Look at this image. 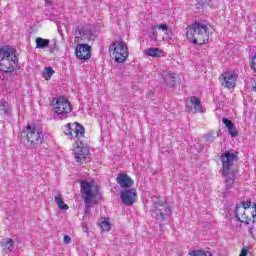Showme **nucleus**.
I'll return each mask as SVG.
<instances>
[{
	"mask_svg": "<svg viewBox=\"0 0 256 256\" xmlns=\"http://www.w3.org/2000/svg\"><path fill=\"white\" fill-rule=\"evenodd\" d=\"M36 43V49H46V47L49 46V43H51L50 39H45L42 37H37L35 40Z\"/></svg>",
	"mask_w": 256,
	"mask_h": 256,
	"instance_id": "nucleus-23",
	"label": "nucleus"
},
{
	"mask_svg": "<svg viewBox=\"0 0 256 256\" xmlns=\"http://www.w3.org/2000/svg\"><path fill=\"white\" fill-rule=\"evenodd\" d=\"M152 32L150 33V41H157V27L152 26Z\"/></svg>",
	"mask_w": 256,
	"mask_h": 256,
	"instance_id": "nucleus-31",
	"label": "nucleus"
},
{
	"mask_svg": "<svg viewBox=\"0 0 256 256\" xmlns=\"http://www.w3.org/2000/svg\"><path fill=\"white\" fill-rule=\"evenodd\" d=\"M54 74H55V70H53V68L49 66L44 69L43 77L45 78L46 81H49Z\"/></svg>",
	"mask_w": 256,
	"mask_h": 256,
	"instance_id": "nucleus-25",
	"label": "nucleus"
},
{
	"mask_svg": "<svg viewBox=\"0 0 256 256\" xmlns=\"http://www.w3.org/2000/svg\"><path fill=\"white\" fill-rule=\"evenodd\" d=\"M204 139L206 143H213V141H215V136L210 132L204 135Z\"/></svg>",
	"mask_w": 256,
	"mask_h": 256,
	"instance_id": "nucleus-30",
	"label": "nucleus"
},
{
	"mask_svg": "<svg viewBox=\"0 0 256 256\" xmlns=\"http://www.w3.org/2000/svg\"><path fill=\"white\" fill-rule=\"evenodd\" d=\"M222 123H224L226 129H228V135H230V137L235 138L239 135V131H237V127H235L233 121L224 117L222 118Z\"/></svg>",
	"mask_w": 256,
	"mask_h": 256,
	"instance_id": "nucleus-15",
	"label": "nucleus"
},
{
	"mask_svg": "<svg viewBox=\"0 0 256 256\" xmlns=\"http://www.w3.org/2000/svg\"><path fill=\"white\" fill-rule=\"evenodd\" d=\"M252 250V246H244L241 249V253L239 254V256H247L248 255V251Z\"/></svg>",
	"mask_w": 256,
	"mask_h": 256,
	"instance_id": "nucleus-34",
	"label": "nucleus"
},
{
	"mask_svg": "<svg viewBox=\"0 0 256 256\" xmlns=\"http://www.w3.org/2000/svg\"><path fill=\"white\" fill-rule=\"evenodd\" d=\"M75 55L79 61L91 59V46L89 44H78L75 48Z\"/></svg>",
	"mask_w": 256,
	"mask_h": 256,
	"instance_id": "nucleus-10",
	"label": "nucleus"
},
{
	"mask_svg": "<svg viewBox=\"0 0 256 256\" xmlns=\"http://www.w3.org/2000/svg\"><path fill=\"white\" fill-rule=\"evenodd\" d=\"M187 256H212V254L204 252L203 250H192L188 252Z\"/></svg>",
	"mask_w": 256,
	"mask_h": 256,
	"instance_id": "nucleus-27",
	"label": "nucleus"
},
{
	"mask_svg": "<svg viewBox=\"0 0 256 256\" xmlns=\"http://www.w3.org/2000/svg\"><path fill=\"white\" fill-rule=\"evenodd\" d=\"M199 7L211 6V0H198Z\"/></svg>",
	"mask_w": 256,
	"mask_h": 256,
	"instance_id": "nucleus-35",
	"label": "nucleus"
},
{
	"mask_svg": "<svg viewBox=\"0 0 256 256\" xmlns=\"http://www.w3.org/2000/svg\"><path fill=\"white\" fill-rule=\"evenodd\" d=\"M252 207H253V209H254V210L252 211V213H251V217H252V219H253L252 223H255V220H256V203H253Z\"/></svg>",
	"mask_w": 256,
	"mask_h": 256,
	"instance_id": "nucleus-38",
	"label": "nucleus"
},
{
	"mask_svg": "<svg viewBox=\"0 0 256 256\" xmlns=\"http://www.w3.org/2000/svg\"><path fill=\"white\" fill-rule=\"evenodd\" d=\"M217 137H221V130H218Z\"/></svg>",
	"mask_w": 256,
	"mask_h": 256,
	"instance_id": "nucleus-42",
	"label": "nucleus"
},
{
	"mask_svg": "<svg viewBox=\"0 0 256 256\" xmlns=\"http://www.w3.org/2000/svg\"><path fill=\"white\" fill-rule=\"evenodd\" d=\"M72 127L76 139H82V137H85V127L81 123L74 122L72 123Z\"/></svg>",
	"mask_w": 256,
	"mask_h": 256,
	"instance_id": "nucleus-17",
	"label": "nucleus"
},
{
	"mask_svg": "<svg viewBox=\"0 0 256 256\" xmlns=\"http://www.w3.org/2000/svg\"><path fill=\"white\" fill-rule=\"evenodd\" d=\"M152 205H154L152 217L155 219L156 223L163 225V223H167V221L171 219L173 209L166 200H162L160 197H154L152 198Z\"/></svg>",
	"mask_w": 256,
	"mask_h": 256,
	"instance_id": "nucleus-5",
	"label": "nucleus"
},
{
	"mask_svg": "<svg viewBox=\"0 0 256 256\" xmlns=\"http://www.w3.org/2000/svg\"><path fill=\"white\" fill-rule=\"evenodd\" d=\"M190 103L194 106V113H203V108L201 107V99L197 96L190 97Z\"/></svg>",
	"mask_w": 256,
	"mask_h": 256,
	"instance_id": "nucleus-19",
	"label": "nucleus"
},
{
	"mask_svg": "<svg viewBox=\"0 0 256 256\" xmlns=\"http://www.w3.org/2000/svg\"><path fill=\"white\" fill-rule=\"evenodd\" d=\"M14 246H15V241H13V239L5 238L2 240V249H4L5 252L13 251Z\"/></svg>",
	"mask_w": 256,
	"mask_h": 256,
	"instance_id": "nucleus-20",
	"label": "nucleus"
},
{
	"mask_svg": "<svg viewBox=\"0 0 256 256\" xmlns=\"http://www.w3.org/2000/svg\"><path fill=\"white\" fill-rule=\"evenodd\" d=\"M46 5H51V0H45Z\"/></svg>",
	"mask_w": 256,
	"mask_h": 256,
	"instance_id": "nucleus-41",
	"label": "nucleus"
},
{
	"mask_svg": "<svg viewBox=\"0 0 256 256\" xmlns=\"http://www.w3.org/2000/svg\"><path fill=\"white\" fill-rule=\"evenodd\" d=\"M226 177L225 179V191L223 192V197L227 198L229 197V189H233V185L235 184V172L231 173V177H229V175L224 176Z\"/></svg>",
	"mask_w": 256,
	"mask_h": 256,
	"instance_id": "nucleus-16",
	"label": "nucleus"
},
{
	"mask_svg": "<svg viewBox=\"0 0 256 256\" xmlns=\"http://www.w3.org/2000/svg\"><path fill=\"white\" fill-rule=\"evenodd\" d=\"M76 33H78V35H83L85 36V30L79 26L76 27L75 29Z\"/></svg>",
	"mask_w": 256,
	"mask_h": 256,
	"instance_id": "nucleus-39",
	"label": "nucleus"
},
{
	"mask_svg": "<svg viewBox=\"0 0 256 256\" xmlns=\"http://www.w3.org/2000/svg\"><path fill=\"white\" fill-rule=\"evenodd\" d=\"M64 134L67 137H73V123H68L64 126Z\"/></svg>",
	"mask_w": 256,
	"mask_h": 256,
	"instance_id": "nucleus-28",
	"label": "nucleus"
},
{
	"mask_svg": "<svg viewBox=\"0 0 256 256\" xmlns=\"http://www.w3.org/2000/svg\"><path fill=\"white\" fill-rule=\"evenodd\" d=\"M137 199V190L135 188L123 189L120 192V201L123 205L131 207Z\"/></svg>",
	"mask_w": 256,
	"mask_h": 256,
	"instance_id": "nucleus-9",
	"label": "nucleus"
},
{
	"mask_svg": "<svg viewBox=\"0 0 256 256\" xmlns=\"http://www.w3.org/2000/svg\"><path fill=\"white\" fill-rule=\"evenodd\" d=\"M249 59H251V62H250V69H253V71H255L256 73V54L252 55V56H249Z\"/></svg>",
	"mask_w": 256,
	"mask_h": 256,
	"instance_id": "nucleus-32",
	"label": "nucleus"
},
{
	"mask_svg": "<svg viewBox=\"0 0 256 256\" xmlns=\"http://www.w3.org/2000/svg\"><path fill=\"white\" fill-rule=\"evenodd\" d=\"M73 151L77 163L81 162L82 159H87V155H89V148L85 147L81 140L75 142Z\"/></svg>",
	"mask_w": 256,
	"mask_h": 256,
	"instance_id": "nucleus-11",
	"label": "nucleus"
},
{
	"mask_svg": "<svg viewBox=\"0 0 256 256\" xmlns=\"http://www.w3.org/2000/svg\"><path fill=\"white\" fill-rule=\"evenodd\" d=\"M81 195L85 204V211L82 221L87 222L91 216V207L99 205L103 201V193H101V188L98 185H95L93 182L87 180L80 181Z\"/></svg>",
	"mask_w": 256,
	"mask_h": 256,
	"instance_id": "nucleus-1",
	"label": "nucleus"
},
{
	"mask_svg": "<svg viewBox=\"0 0 256 256\" xmlns=\"http://www.w3.org/2000/svg\"><path fill=\"white\" fill-rule=\"evenodd\" d=\"M55 203H57L59 209H61V211H67V209H69V206L67 204H65V202L63 201V198L61 196H55Z\"/></svg>",
	"mask_w": 256,
	"mask_h": 256,
	"instance_id": "nucleus-24",
	"label": "nucleus"
},
{
	"mask_svg": "<svg viewBox=\"0 0 256 256\" xmlns=\"http://www.w3.org/2000/svg\"><path fill=\"white\" fill-rule=\"evenodd\" d=\"M52 105L54 107V112L58 115L59 119H67L69 113L73 111L71 102L63 96L54 98L52 100Z\"/></svg>",
	"mask_w": 256,
	"mask_h": 256,
	"instance_id": "nucleus-7",
	"label": "nucleus"
},
{
	"mask_svg": "<svg viewBox=\"0 0 256 256\" xmlns=\"http://www.w3.org/2000/svg\"><path fill=\"white\" fill-rule=\"evenodd\" d=\"M252 216L247 215L245 213V210L241 211V204H236L235 207V218L237 221H240V223H244V225H249V223H253V220H251Z\"/></svg>",
	"mask_w": 256,
	"mask_h": 256,
	"instance_id": "nucleus-13",
	"label": "nucleus"
},
{
	"mask_svg": "<svg viewBox=\"0 0 256 256\" xmlns=\"http://www.w3.org/2000/svg\"><path fill=\"white\" fill-rule=\"evenodd\" d=\"M98 225H111V219L109 217L102 218V221L98 222Z\"/></svg>",
	"mask_w": 256,
	"mask_h": 256,
	"instance_id": "nucleus-36",
	"label": "nucleus"
},
{
	"mask_svg": "<svg viewBox=\"0 0 256 256\" xmlns=\"http://www.w3.org/2000/svg\"><path fill=\"white\" fill-rule=\"evenodd\" d=\"M101 232H109L111 230V226H100Z\"/></svg>",
	"mask_w": 256,
	"mask_h": 256,
	"instance_id": "nucleus-40",
	"label": "nucleus"
},
{
	"mask_svg": "<svg viewBox=\"0 0 256 256\" xmlns=\"http://www.w3.org/2000/svg\"><path fill=\"white\" fill-rule=\"evenodd\" d=\"M237 205H240V207L243 208V211H247V209H249V207H251V199L237 203Z\"/></svg>",
	"mask_w": 256,
	"mask_h": 256,
	"instance_id": "nucleus-29",
	"label": "nucleus"
},
{
	"mask_svg": "<svg viewBox=\"0 0 256 256\" xmlns=\"http://www.w3.org/2000/svg\"><path fill=\"white\" fill-rule=\"evenodd\" d=\"M252 91L256 92V85L252 86Z\"/></svg>",
	"mask_w": 256,
	"mask_h": 256,
	"instance_id": "nucleus-43",
	"label": "nucleus"
},
{
	"mask_svg": "<svg viewBox=\"0 0 256 256\" xmlns=\"http://www.w3.org/2000/svg\"><path fill=\"white\" fill-rule=\"evenodd\" d=\"M0 115L9 117L11 115V105L5 100H0Z\"/></svg>",
	"mask_w": 256,
	"mask_h": 256,
	"instance_id": "nucleus-18",
	"label": "nucleus"
},
{
	"mask_svg": "<svg viewBox=\"0 0 256 256\" xmlns=\"http://www.w3.org/2000/svg\"><path fill=\"white\" fill-rule=\"evenodd\" d=\"M157 28L160 29V31H166V35L170 39L173 36V31L171 30V28H169V25H167V24H159L157 26Z\"/></svg>",
	"mask_w": 256,
	"mask_h": 256,
	"instance_id": "nucleus-26",
	"label": "nucleus"
},
{
	"mask_svg": "<svg viewBox=\"0 0 256 256\" xmlns=\"http://www.w3.org/2000/svg\"><path fill=\"white\" fill-rule=\"evenodd\" d=\"M62 241H63V244L69 245L72 242V238L68 235H63Z\"/></svg>",
	"mask_w": 256,
	"mask_h": 256,
	"instance_id": "nucleus-37",
	"label": "nucleus"
},
{
	"mask_svg": "<svg viewBox=\"0 0 256 256\" xmlns=\"http://www.w3.org/2000/svg\"><path fill=\"white\" fill-rule=\"evenodd\" d=\"M144 53L148 57H161V55H163V50L151 47L144 50Z\"/></svg>",
	"mask_w": 256,
	"mask_h": 256,
	"instance_id": "nucleus-21",
	"label": "nucleus"
},
{
	"mask_svg": "<svg viewBox=\"0 0 256 256\" xmlns=\"http://www.w3.org/2000/svg\"><path fill=\"white\" fill-rule=\"evenodd\" d=\"M222 163V177H227L231 173V167L235 165V161H239V152L227 150L220 156Z\"/></svg>",
	"mask_w": 256,
	"mask_h": 256,
	"instance_id": "nucleus-8",
	"label": "nucleus"
},
{
	"mask_svg": "<svg viewBox=\"0 0 256 256\" xmlns=\"http://www.w3.org/2000/svg\"><path fill=\"white\" fill-rule=\"evenodd\" d=\"M177 81V74L171 73L164 77V83L167 87H175V82Z\"/></svg>",
	"mask_w": 256,
	"mask_h": 256,
	"instance_id": "nucleus-22",
	"label": "nucleus"
},
{
	"mask_svg": "<svg viewBox=\"0 0 256 256\" xmlns=\"http://www.w3.org/2000/svg\"><path fill=\"white\" fill-rule=\"evenodd\" d=\"M21 142L28 149H37L41 147L45 136L43 135V130L39 124H27L24 130L21 132Z\"/></svg>",
	"mask_w": 256,
	"mask_h": 256,
	"instance_id": "nucleus-3",
	"label": "nucleus"
},
{
	"mask_svg": "<svg viewBox=\"0 0 256 256\" xmlns=\"http://www.w3.org/2000/svg\"><path fill=\"white\" fill-rule=\"evenodd\" d=\"M116 181L122 189H131V187L135 185V181H133L127 173H119L116 177Z\"/></svg>",
	"mask_w": 256,
	"mask_h": 256,
	"instance_id": "nucleus-12",
	"label": "nucleus"
},
{
	"mask_svg": "<svg viewBox=\"0 0 256 256\" xmlns=\"http://www.w3.org/2000/svg\"><path fill=\"white\" fill-rule=\"evenodd\" d=\"M209 27L201 21H195L190 26L186 27V39L192 45H205L209 43L210 35Z\"/></svg>",
	"mask_w": 256,
	"mask_h": 256,
	"instance_id": "nucleus-4",
	"label": "nucleus"
},
{
	"mask_svg": "<svg viewBox=\"0 0 256 256\" xmlns=\"http://www.w3.org/2000/svg\"><path fill=\"white\" fill-rule=\"evenodd\" d=\"M48 48L50 53H55V51H57V42L56 41H53L52 43L50 42L48 44Z\"/></svg>",
	"mask_w": 256,
	"mask_h": 256,
	"instance_id": "nucleus-33",
	"label": "nucleus"
},
{
	"mask_svg": "<svg viewBox=\"0 0 256 256\" xmlns=\"http://www.w3.org/2000/svg\"><path fill=\"white\" fill-rule=\"evenodd\" d=\"M220 81H222V87L226 89H235V82L237 79L235 78V74L224 73L220 76Z\"/></svg>",
	"mask_w": 256,
	"mask_h": 256,
	"instance_id": "nucleus-14",
	"label": "nucleus"
},
{
	"mask_svg": "<svg viewBox=\"0 0 256 256\" xmlns=\"http://www.w3.org/2000/svg\"><path fill=\"white\" fill-rule=\"evenodd\" d=\"M110 56L115 63H125L129 57V47L123 41H114L109 46Z\"/></svg>",
	"mask_w": 256,
	"mask_h": 256,
	"instance_id": "nucleus-6",
	"label": "nucleus"
},
{
	"mask_svg": "<svg viewBox=\"0 0 256 256\" xmlns=\"http://www.w3.org/2000/svg\"><path fill=\"white\" fill-rule=\"evenodd\" d=\"M20 69L17 49L12 46H2L0 48V71H2L3 77L13 79V77H17V72Z\"/></svg>",
	"mask_w": 256,
	"mask_h": 256,
	"instance_id": "nucleus-2",
	"label": "nucleus"
}]
</instances>
